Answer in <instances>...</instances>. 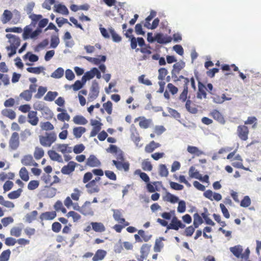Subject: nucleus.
<instances>
[{"label": "nucleus", "mask_w": 261, "mask_h": 261, "mask_svg": "<svg viewBox=\"0 0 261 261\" xmlns=\"http://www.w3.org/2000/svg\"><path fill=\"white\" fill-rule=\"evenodd\" d=\"M249 129L245 125H240L237 128V134L239 138L243 141H246L248 138Z\"/></svg>", "instance_id": "1"}, {"label": "nucleus", "mask_w": 261, "mask_h": 261, "mask_svg": "<svg viewBox=\"0 0 261 261\" xmlns=\"http://www.w3.org/2000/svg\"><path fill=\"white\" fill-rule=\"evenodd\" d=\"M185 226V225L180 220H178L176 216H174L172 218L169 226H168L167 230L174 229L178 230L179 228H184Z\"/></svg>", "instance_id": "2"}, {"label": "nucleus", "mask_w": 261, "mask_h": 261, "mask_svg": "<svg viewBox=\"0 0 261 261\" xmlns=\"http://www.w3.org/2000/svg\"><path fill=\"white\" fill-rule=\"evenodd\" d=\"M19 145V134L16 132L12 133L9 142V147L12 150H16Z\"/></svg>", "instance_id": "3"}, {"label": "nucleus", "mask_w": 261, "mask_h": 261, "mask_svg": "<svg viewBox=\"0 0 261 261\" xmlns=\"http://www.w3.org/2000/svg\"><path fill=\"white\" fill-rule=\"evenodd\" d=\"M99 89L97 82L96 80L93 81L89 94V97L91 99H94L98 97L99 92Z\"/></svg>", "instance_id": "4"}, {"label": "nucleus", "mask_w": 261, "mask_h": 261, "mask_svg": "<svg viewBox=\"0 0 261 261\" xmlns=\"http://www.w3.org/2000/svg\"><path fill=\"white\" fill-rule=\"evenodd\" d=\"M6 37L9 39L10 46L18 48L20 46V39L19 37L11 34H6Z\"/></svg>", "instance_id": "5"}, {"label": "nucleus", "mask_w": 261, "mask_h": 261, "mask_svg": "<svg viewBox=\"0 0 261 261\" xmlns=\"http://www.w3.org/2000/svg\"><path fill=\"white\" fill-rule=\"evenodd\" d=\"M77 164L73 162L70 161L67 165H65L61 169V172L64 174L69 175L75 170V168Z\"/></svg>", "instance_id": "6"}, {"label": "nucleus", "mask_w": 261, "mask_h": 261, "mask_svg": "<svg viewBox=\"0 0 261 261\" xmlns=\"http://www.w3.org/2000/svg\"><path fill=\"white\" fill-rule=\"evenodd\" d=\"M86 164L91 167H97L101 165V162L95 155L91 154L87 159Z\"/></svg>", "instance_id": "7"}, {"label": "nucleus", "mask_w": 261, "mask_h": 261, "mask_svg": "<svg viewBox=\"0 0 261 261\" xmlns=\"http://www.w3.org/2000/svg\"><path fill=\"white\" fill-rule=\"evenodd\" d=\"M210 115L215 120L217 121L221 124H224L225 120L221 112L217 110H213L210 113Z\"/></svg>", "instance_id": "8"}, {"label": "nucleus", "mask_w": 261, "mask_h": 261, "mask_svg": "<svg viewBox=\"0 0 261 261\" xmlns=\"http://www.w3.org/2000/svg\"><path fill=\"white\" fill-rule=\"evenodd\" d=\"M37 113L36 111H30L28 113V117L29 118L28 122L33 126L37 125L39 118L37 116Z\"/></svg>", "instance_id": "9"}, {"label": "nucleus", "mask_w": 261, "mask_h": 261, "mask_svg": "<svg viewBox=\"0 0 261 261\" xmlns=\"http://www.w3.org/2000/svg\"><path fill=\"white\" fill-rule=\"evenodd\" d=\"M122 162L116 160L112 161L113 164L115 166L118 170H121L123 169L125 171H127L129 168V163L127 162L122 163Z\"/></svg>", "instance_id": "10"}, {"label": "nucleus", "mask_w": 261, "mask_h": 261, "mask_svg": "<svg viewBox=\"0 0 261 261\" xmlns=\"http://www.w3.org/2000/svg\"><path fill=\"white\" fill-rule=\"evenodd\" d=\"M171 40L170 37H165L162 33H158L155 35V41L160 44H166L170 42Z\"/></svg>", "instance_id": "11"}, {"label": "nucleus", "mask_w": 261, "mask_h": 261, "mask_svg": "<svg viewBox=\"0 0 261 261\" xmlns=\"http://www.w3.org/2000/svg\"><path fill=\"white\" fill-rule=\"evenodd\" d=\"M50 186H45V189L43 190V194L46 198H52L56 195L57 189Z\"/></svg>", "instance_id": "12"}, {"label": "nucleus", "mask_w": 261, "mask_h": 261, "mask_svg": "<svg viewBox=\"0 0 261 261\" xmlns=\"http://www.w3.org/2000/svg\"><path fill=\"white\" fill-rule=\"evenodd\" d=\"M54 11L57 13L65 15L69 14V11L67 8L62 4H55L54 5Z\"/></svg>", "instance_id": "13"}, {"label": "nucleus", "mask_w": 261, "mask_h": 261, "mask_svg": "<svg viewBox=\"0 0 261 261\" xmlns=\"http://www.w3.org/2000/svg\"><path fill=\"white\" fill-rule=\"evenodd\" d=\"M206 88L205 85H203L201 82H198V92L197 94V97L199 98L206 97V93L205 90Z\"/></svg>", "instance_id": "14"}, {"label": "nucleus", "mask_w": 261, "mask_h": 261, "mask_svg": "<svg viewBox=\"0 0 261 261\" xmlns=\"http://www.w3.org/2000/svg\"><path fill=\"white\" fill-rule=\"evenodd\" d=\"M163 200L171 203H176L179 200L177 196L171 194L169 192H166V195L163 197Z\"/></svg>", "instance_id": "15"}, {"label": "nucleus", "mask_w": 261, "mask_h": 261, "mask_svg": "<svg viewBox=\"0 0 261 261\" xmlns=\"http://www.w3.org/2000/svg\"><path fill=\"white\" fill-rule=\"evenodd\" d=\"M90 204L91 202L90 201H86L81 207L80 212L85 216L92 215V212L91 211V208L89 207Z\"/></svg>", "instance_id": "16"}, {"label": "nucleus", "mask_w": 261, "mask_h": 261, "mask_svg": "<svg viewBox=\"0 0 261 261\" xmlns=\"http://www.w3.org/2000/svg\"><path fill=\"white\" fill-rule=\"evenodd\" d=\"M57 216L56 212L55 211L52 212H46L43 213L40 216V219L42 221L43 220H53Z\"/></svg>", "instance_id": "17"}, {"label": "nucleus", "mask_w": 261, "mask_h": 261, "mask_svg": "<svg viewBox=\"0 0 261 261\" xmlns=\"http://www.w3.org/2000/svg\"><path fill=\"white\" fill-rule=\"evenodd\" d=\"M230 250L232 253L237 258H242V253L243 252L242 247L240 245H237L230 248Z\"/></svg>", "instance_id": "18"}, {"label": "nucleus", "mask_w": 261, "mask_h": 261, "mask_svg": "<svg viewBox=\"0 0 261 261\" xmlns=\"http://www.w3.org/2000/svg\"><path fill=\"white\" fill-rule=\"evenodd\" d=\"M107 254L106 251L102 249H98L96 252L95 255L92 258L93 261L101 260L104 258Z\"/></svg>", "instance_id": "19"}, {"label": "nucleus", "mask_w": 261, "mask_h": 261, "mask_svg": "<svg viewBox=\"0 0 261 261\" xmlns=\"http://www.w3.org/2000/svg\"><path fill=\"white\" fill-rule=\"evenodd\" d=\"M185 66V63L182 61L176 62L173 66V69L171 71V73H173L174 75H175V73H179V71L184 68Z\"/></svg>", "instance_id": "20"}, {"label": "nucleus", "mask_w": 261, "mask_h": 261, "mask_svg": "<svg viewBox=\"0 0 261 261\" xmlns=\"http://www.w3.org/2000/svg\"><path fill=\"white\" fill-rule=\"evenodd\" d=\"M23 59L25 61L28 60L31 62H35L38 61L39 57L32 52L28 51L23 56Z\"/></svg>", "instance_id": "21"}, {"label": "nucleus", "mask_w": 261, "mask_h": 261, "mask_svg": "<svg viewBox=\"0 0 261 261\" xmlns=\"http://www.w3.org/2000/svg\"><path fill=\"white\" fill-rule=\"evenodd\" d=\"M164 240L165 239L163 237H160L159 239H156L155 240V244L153 247L154 252H161L162 248L164 247V244L162 243V241Z\"/></svg>", "instance_id": "22"}, {"label": "nucleus", "mask_w": 261, "mask_h": 261, "mask_svg": "<svg viewBox=\"0 0 261 261\" xmlns=\"http://www.w3.org/2000/svg\"><path fill=\"white\" fill-rule=\"evenodd\" d=\"M47 153L51 160L60 163L63 162L61 156L55 151L50 150L48 151Z\"/></svg>", "instance_id": "23"}, {"label": "nucleus", "mask_w": 261, "mask_h": 261, "mask_svg": "<svg viewBox=\"0 0 261 261\" xmlns=\"http://www.w3.org/2000/svg\"><path fill=\"white\" fill-rule=\"evenodd\" d=\"M90 224L92 229L96 232H101L105 231V227L102 223L92 222Z\"/></svg>", "instance_id": "24"}, {"label": "nucleus", "mask_w": 261, "mask_h": 261, "mask_svg": "<svg viewBox=\"0 0 261 261\" xmlns=\"http://www.w3.org/2000/svg\"><path fill=\"white\" fill-rule=\"evenodd\" d=\"M161 145L159 143H156L154 141H152L149 144L146 146L145 150L146 152L151 153L153 152L155 148L159 147Z\"/></svg>", "instance_id": "25"}, {"label": "nucleus", "mask_w": 261, "mask_h": 261, "mask_svg": "<svg viewBox=\"0 0 261 261\" xmlns=\"http://www.w3.org/2000/svg\"><path fill=\"white\" fill-rule=\"evenodd\" d=\"M38 215V212L37 211H33L30 213L27 214L25 217L23 218V220L24 222L30 223L33 220L36 219V216Z\"/></svg>", "instance_id": "26"}, {"label": "nucleus", "mask_w": 261, "mask_h": 261, "mask_svg": "<svg viewBox=\"0 0 261 261\" xmlns=\"http://www.w3.org/2000/svg\"><path fill=\"white\" fill-rule=\"evenodd\" d=\"M73 121L76 124L85 125L88 123L87 120L82 115H76L73 117Z\"/></svg>", "instance_id": "27"}, {"label": "nucleus", "mask_w": 261, "mask_h": 261, "mask_svg": "<svg viewBox=\"0 0 261 261\" xmlns=\"http://www.w3.org/2000/svg\"><path fill=\"white\" fill-rule=\"evenodd\" d=\"M86 131V129L84 127H75L73 129V134L76 138H80Z\"/></svg>", "instance_id": "28"}, {"label": "nucleus", "mask_w": 261, "mask_h": 261, "mask_svg": "<svg viewBox=\"0 0 261 261\" xmlns=\"http://www.w3.org/2000/svg\"><path fill=\"white\" fill-rule=\"evenodd\" d=\"M109 31L111 35L112 39L113 42L118 43L121 41V37L116 32L113 28H110L109 29Z\"/></svg>", "instance_id": "29"}, {"label": "nucleus", "mask_w": 261, "mask_h": 261, "mask_svg": "<svg viewBox=\"0 0 261 261\" xmlns=\"http://www.w3.org/2000/svg\"><path fill=\"white\" fill-rule=\"evenodd\" d=\"M45 69V68L43 66H38L36 67H30L27 68V70L30 73L39 74L41 72H43V75L45 74V72L43 71Z\"/></svg>", "instance_id": "30"}, {"label": "nucleus", "mask_w": 261, "mask_h": 261, "mask_svg": "<svg viewBox=\"0 0 261 261\" xmlns=\"http://www.w3.org/2000/svg\"><path fill=\"white\" fill-rule=\"evenodd\" d=\"M33 162V156L30 154L24 155L21 161L22 164L24 166H32Z\"/></svg>", "instance_id": "31"}, {"label": "nucleus", "mask_w": 261, "mask_h": 261, "mask_svg": "<svg viewBox=\"0 0 261 261\" xmlns=\"http://www.w3.org/2000/svg\"><path fill=\"white\" fill-rule=\"evenodd\" d=\"M161 183L160 181H154L152 182H147L146 188L147 191L150 193H153L155 191H158V189L156 187V184Z\"/></svg>", "instance_id": "32"}, {"label": "nucleus", "mask_w": 261, "mask_h": 261, "mask_svg": "<svg viewBox=\"0 0 261 261\" xmlns=\"http://www.w3.org/2000/svg\"><path fill=\"white\" fill-rule=\"evenodd\" d=\"M150 247L151 245H149L147 244H144L142 246L140 250L141 258H146L147 257L150 250Z\"/></svg>", "instance_id": "33"}, {"label": "nucleus", "mask_w": 261, "mask_h": 261, "mask_svg": "<svg viewBox=\"0 0 261 261\" xmlns=\"http://www.w3.org/2000/svg\"><path fill=\"white\" fill-rule=\"evenodd\" d=\"M2 114L4 116L8 117L11 120L14 119L16 117L15 112L14 111L10 109H5L3 110L2 111Z\"/></svg>", "instance_id": "34"}, {"label": "nucleus", "mask_w": 261, "mask_h": 261, "mask_svg": "<svg viewBox=\"0 0 261 261\" xmlns=\"http://www.w3.org/2000/svg\"><path fill=\"white\" fill-rule=\"evenodd\" d=\"M64 70L63 68H58L54 72H53L50 76L55 79H60L64 75Z\"/></svg>", "instance_id": "35"}, {"label": "nucleus", "mask_w": 261, "mask_h": 261, "mask_svg": "<svg viewBox=\"0 0 261 261\" xmlns=\"http://www.w3.org/2000/svg\"><path fill=\"white\" fill-rule=\"evenodd\" d=\"M29 18L32 20L30 25L35 27L37 23L42 18V16L40 14H31L29 15Z\"/></svg>", "instance_id": "36"}, {"label": "nucleus", "mask_w": 261, "mask_h": 261, "mask_svg": "<svg viewBox=\"0 0 261 261\" xmlns=\"http://www.w3.org/2000/svg\"><path fill=\"white\" fill-rule=\"evenodd\" d=\"M135 174L139 175L140 177L143 181L146 183L149 181L150 178L149 176L145 172H143L140 169H137L135 171Z\"/></svg>", "instance_id": "37"}, {"label": "nucleus", "mask_w": 261, "mask_h": 261, "mask_svg": "<svg viewBox=\"0 0 261 261\" xmlns=\"http://www.w3.org/2000/svg\"><path fill=\"white\" fill-rule=\"evenodd\" d=\"M58 95V93L56 91H48L44 97V99L46 101H52Z\"/></svg>", "instance_id": "38"}, {"label": "nucleus", "mask_w": 261, "mask_h": 261, "mask_svg": "<svg viewBox=\"0 0 261 261\" xmlns=\"http://www.w3.org/2000/svg\"><path fill=\"white\" fill-rule=\"evenodd\" d=\"M230 99V98L226 97L224 94H223L222 96L216 95L213 97V101L216 103H222L225 100H229Z\"/></svg>", "instance_id": "39"}, {"label": "nucleus", "mask_w": 261, "mask_h": 261, "mask_svg": "<svg viewBox=\"0 0 261 261\" xmlns=\"http://www.w3.org/2000/svg\"><path fill=\"white\" fill-rule=\"evenodd\" d=\"M3 18L2 19V21L3 23H6L8 21H9L12 17V14L11 11L5 10L3 14Z\"/></svg>", "instance_id": "40"}, {"label": "nucleus", "mask_w": 261, "mask_h": 261, "mask_svg": "<svg viewBox=\"0 0 261 261\" xmlns=\"http://www.w3.org/2000/svg\"><path fill=\"white\" fill-rule=\"evenodd\" d=\"M19 176L24 181H27L29 179V173L26 168L22 167L19 171Z\"/></svg>", "instance_id": "41"}, {"label": "nucleus", "mask_w": 261, "mask_h": 261, "mask_svg": "<svg viewBox=\"0 0 261 261\" xmlns=\"http://www.w3.org/2000/svg\"><path fill=\"white\" fill-rule=\"evenodd\" d=\"M22 190L21 188L18 189L16 191H13L8 194V197L10 199H15L18 198L20 195Z\"/></svg>", "instance_id": "42"}, {"label": "nucleus", "mask_w": 261, "mask_h": 261, "mask_svg": "<svg viewBox=\"0 0 261 261\" xmlns=\"http://www.w3.org/2000/svg\"><path fill=\"white\" fill-rule=\"evenodd\" d=\"M46 136L45 137H42V139H46L48 141L49 143H50V145L54 143L57 139V136L55 133H46Z\"/></svg>", "instance_id": "43"}, {"label": "nucleus", "mask_w": 261, "mask_h": 261, "mask_svg": "<svg viewBox=\"0 0 261 261\" xmlns=\"http://www.w3.org/2000/svg\"><path fill=\"white\" fill-rule=\"evenodd\" d=\"M126 37L128 38L130 42V47L133 49H136L137 46V38L133 35H126Z\"/></svg>", "instance_id": "44"}, {"label": "nucleus", "mask_w": 261, "mask_h": 261, "mask_svg": "<svg viewBox=\"0 0 261 261\" xmlns=\"http://www.w3.org/2000/svg\"><path fill=\"white\" fill-rule=\"evenodd\" d=\"M60 43V39L58 35H53L50 39V47L55 48Z\"/></svg>", "instance_id": "45"}, {"label": "nucleus", "mask_w": 261, "mask_h": 261, "mask_svg": "<svg viewBox=\"0 0 261 261\" xmlns=\"http://www.w3.org/2000/svg\"><path fill=\"white\" fill-rule=\"evenodd\" d=\"M44 154V150L42 148L36 147L35 149L34 155L36 160H39L42 158Z\"/></svg>", "instance_id": "46"}, {"label": "nucleus", "mask_w": 261, "mask_h": 261, "mask_svg": "<svg viewBox=\"0 0 261 261\" xmlns=\"http://www.w3.org/2000/svg\"><path fill=\"white\" fill-rule=\"evenodd\" d=\"M11 254L10 249L3 251L0 255V261H8Z\"/></svg>", "instance_id": "47"}, {"label": "nucleus", "mask_w": 261, "mask_h": 261, "mask_svg": "<svg viewBox=\"0 0 261 261\" xmlns=\"http://www.w3.org/2000/svg\"><path fill=\"white\" fill-rule=\"evenodd\" d=\"M40 127L42 130H51L54 129V125L49 121L45 122H41L40 123Z\"/></svg>", "instance_id": "48"}, {"label": "nucleus", "mask_w": 261, "mask_h": 261, "mask_svg": "<svg viewBox=\"0 0 261 261\" xmlns=\"http://www.w3.org/2000/svg\"><path fill=\"white\" fill-rule=\"evenodd\" d=\"M21 231L22 227H13L10 230V234L16 237H19L21 235Z\"/></svg>", "instance_id": "49"}, {"label": "nucleus", "mask_w": 261, "mask_h": 261, "mask_svg": "<svg viewBox=\"0 0 261 261\" xmlns=\"http://www.w3.org/2000/svg\"><path fill=\"white\" fill-rule=\"evenodd\" d=\"M31 25H27L23 29V33L22 34V38L23 40H26L29 39V35L33 31L32 28L30 27Z\"/></svg>", "instance_id": "50"}, {"label": "nucleus", "mask_w": 261, "mask_h": 261, "mask_svg": "<svg viewBox=\"0 0 261 261\" xmlns=\"http://www.w3.org/2000/svg\"><path fill=\"white\" fill-rule=\"evenodd\" d=\"M70 116L67 113V112L59 113L57 115V119L61 121H64L65 120L69 121L70 120Z\"/></svg>", "instance_id": "51"}, {"label": "nucleus", "mask_w": 261, "mask_h": 261, "mask_svg": "<svg viewBox=\"0 0 261 261\" xmlns=\"http://www.w3.org/2000/svg\"><path fill=\"white\" fill-rule=\"evenodd\" d=\"M130 137L132 141L136 144L137 146L140 147L142 146L141 145H139V142L140 141V138L139 136L138 133L137 132H132Z\"/></svg>", "instance_id": "52"}, {"label": "nucleus", "mask_w": 261, "mask_h": 261, "mask_svg": "<svg viewBox=\"0 0 261 261\" xmlns=\"http://www.w3.org/2000/svg\"><path fill=\"white\" fill-rule=\"evenodd\" d=\"M168 170L164 164H161L159 168V174L161 176L166 177L168 175Z\"/></svg>", "instance_id": "53"}, {"label": "nucleus", "mask_w": 261, "mask_h": 261, "mask_svg": "<svg viewBox=\"0 0 261 261\" xmlns=\"http://www.w3.org/2000/svg\"><path fill=\"white\" fill-rule=\"evenodd\" d=\"M251 204V200L248 196H245L240 202V205L243 207H247Z\"/></svg>", "instance_id": "54"}, {"label": "nucleus", "mask_w": 261, "mask_h": 261, "mask_svg": "<svg viewBox=\"0 0 261 261\" xmlns=\"http://www.w3.org/2000/svg\"><path fill=\"white\" fill-rule=\"evenodd\" d=\"M46 91V87L40 86L38 89L37 93L35 95V97L36 98H41Z\"/></svg>", "instance_id": "55"}, {"label": "nucleus", "mask_w": 261, "mask_h": 261, "mask_svg": "<svg viewBox=\"0 0 261 261\" xmlns=\"http://www.w3.org/2000/svg\"><path fill=\"white\" fill-rule=\"evenodd\" d=\"M20 96L25 99L26 101H30L31 99L32 94L30 90H24L20 94Z\"/></svg>", "instance_id": "56"}, {"label": "nucleus", "mask_w": 261, "mask_h": 261, "mask_svg": "<svg viewBox=\"0 0 261 261\" xmlns=\"http://www.w3.org/2000/svg\"><path fill=\"white\" fill-rule=\"evenodd\" d=\"M32 135L31 131L28 129H25L24 130L22 131L20 133L21 140L22 141L27 140L28 137Z\"/></svg>", "instance_id": "57"}, {"label": "nucleus", "mask_w": 261, "mask_h": 261, "mask_svg": "<svg viewBox=\"0 0 261 261\" xmlns=\"http://www.w3.org/2000/svg\"><path fill=\"white\" fill-rule=\"evenodd\" d=\"M169 184L170 187L173 190L180 191L184 189V186L177 182L170 181Z\"/></svg>", "instance_id": "58"}, {"label": "nucleus", "mask_w": 261, "mask_h": 261, "mask_svg": "<svg viewBox=\"0 0 261 261\" xmlns=\"http://www.w3.org/2000/svg\"><path fill=\"white\" fill-rule=\"evenodd\" d=\"M85 148V147L83 144H77L74 146L73 151L75 154H79L82 152Z\"/></svg>", "instance_id": "59"}, {"label": "nucleus", "mask_w": 261, "mask_h": 261, "mask_svg": "<svg viewBox=\"0 0 261 261\" xmlns=\"http://www.w3.org/2000/svg\"><path fill=\"white\" fill-rule=\"evenodd\" d=\"M39 185V182L38 180H31L28 185V188L30 190H34L37 188Z\"/></svg>", "instance_id": "60"}, {"label": "nucleus", "mask_w": 261, "mask_h": 261, "mask_svg": "<svg viewBox=\"0 0 261 261\" xmlns=\"http://www.w3.org/2000/svg\"><path fill=\"white\" fill-rule=\"evenodd\" d=\"M112 103L111 101H108L107 102L104 103L102 105L106 112L109 115H111L112 113Z\"/></svg>", "instance_id": "61"}, {"label": "nucleus", "mask_w": 261, "mask_h": 261, "mask_svg": "<svg viewBox=\"0 0 261 261\" xmlns=\"http://www.w3.org/2000/svg\"><path fill=\"white\" fill-rule=\"evenodd\" d=\"M159 75L158 79L160 80H163L165 76L168 74L167 70L165 68H161L158 70Z\"/></svg>", "instance_id": "62"}, {"label": "nucleus", "mask_w": 261, "mask_h": 261, "mask_svg": "<svg viewBox=\"0 0 261 261\" xmlns=\"http://www.w3.org/2000/svg\"><path fill=\"white\" fill-rule=\"evenodd\" d=\"M84 87L83 84H82L80 80L76 81L74 83L70 86L75 91H78Z\"/></svg>", "instance_id": "63"}, {"label": "nucleus", "mask_w": 261, "mask_h": 261, "mask_svg": "<svg viewBox=\"0 0 261 261\" xmlns=\"http://www.w3.org/2000/svg\"><path fill=\"white\" fill-rule=\"evenodd\" d=\"M142 168L144 171H151L152 169V166L150 162L144 161L142 163Z\"/></svg>", "instance_id": "64"}]
</instances>
